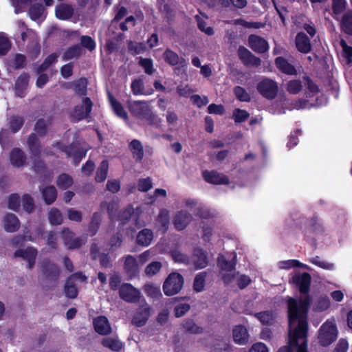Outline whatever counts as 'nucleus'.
I'll return each instance as SVG.
<instances>
[{
	"mask_svg": "<svg viewBox=\"0 0 352 352\" xmlns=\"http://www.w3.org/2000/svg\"><path fill=\"white\" fill-rule=\"evenodd\" d=\"M309 301L308 296L299 300L291 298L288 299L289 348H281L278 352H307V313Z\"/></svg>",
	"mask_w": 352,
	"mask_h": 352,
	"instance_id": "nucleus-1",
	"label": "nucleus"
},
{
	"mask_svg": "<svg viewBox=\"0 0 352 352\" xmlns=\"http://www.w3.org/2000/svg\"><path fill=\"white\" fill-rule=\"evenodd\" d=\"M236 255L232 252L226 256H220L218 258L217 266L219 273L225 284H230L234 280H236L240 289H244L251 283L250 278L245 274H240L235 271Z\"/></svg>",
	"mask_w": 352,
	"mask_h": 352,
	"instance_id": "nucleus-2",
	"label": "nucleus"
},
{
	"mask_svg": "<svg viewBox=\"0 0 352 352\" xmlns=\"http://www.w3.org/2000/svg\"><path fill=\"white\" fill-rule=\"evenodd\" d=\"M167 195L166 191L162 188H156L153 195H148L146 198V204L137 207L135 209L131 206H129L120 215L119 219L120 221L124 222L129 219H132L137 222L140 215L146 209L147 204H153L156 199L159 197H166Z\"/></svg>",
	"mask_w": 352,
	"mask_h": 352,
	"instance_id": "nucleus-3",
	"label": "nucleus"
},
{
	"mask_svg": "<svg viewBox=\"0 0 352 352\" xmlns=\"http://www.w3.org/2000/svg\"><path fill=\"white\" fill-rule=\"evenodd\" d=\"M129 109L133 116L142 120L151 122L152 120L155 118L149 102L133 101L129 103Z\"/></svg>",
	"mask_w": 352,
	"mask_h": 352,
	"instance_id": "nucleus-4",
	"label": "nucleus"
},
{
	"mask_svg": "<svg viewBox=\"0 0 352 352\" xmlns=\"http://www.w3.org/2000/svg\"><path fill=\"white\" fill-rule=\"evenodd\" d=\"M338 336V329L333 320H327L319 329L318 340L323 346L331 344Z\"/></svg>",
	"mask_w": 352,
	"mask_h": 352,
	"instance_id": "nucleus-5",
	"label": "nucleus"
},
{
	"mask_svg": "<svg viewBox=\"0 0 352 352\" xmlns=\"http://www.w3.org/2000/svg\"><path fill=\"white\" fill-rule=\"evenodd\" d=\"M184 278L181 274L177 272L170 273L166 278L163 290L166 296H173L177 294L182 288Z\"/></svg>",
	"mask_w": 352,
	"mask_h": 352,
	"instance_id": "nucleus-6",
	"label": "nucleus"
},
{
	"mask_svg": "<svg viewBox=\"0 0 352 352\" xmlns=\"http://www.w3.org/2000/svg\"><path fill=\"white\" fill-rule=\"evenodd\" d=\"M258 91L267 99L274 98L278 93L276 82L269 78H264L257 85Z\"/></svg>",
	"mask_w": 352,
	"mask_h": 352,
	"instance_id": "nucleus-7",
	"label": "nucleus"
},
{
	"mask_svg": "<svg viewBox=\"0 0 352 352\" xmlns=\"http://www.w3.org/2000/svg\"><path fill=\"white\" fill-rule=\"evenodd\" d=\"M92 102L89 98L82 100L80 104L76 105L72 112V117L75 120L86 118L91 111Z\"/></svg>",
	"mask_w": 352,
	"mask_h": 352,
	"instance_id": "nucleus-8",
	"label": "nucleus"
},
{
	"mask_svg": "<svg viewBox=\"0 0 352 352\" xmlns=\"http://www.w3.org/2000/svg\"><path fill=\"white\" fill-rule=\"evenodd\" d=\"M311 276L307 272L296 273L292 278L291 282L298 287L302 294H307L311 284Z\"/></svg>",
	"mask_w": 352,
	"mask_h": 352,
	"instance_id": "nucleus-9",
	"label": "nucleus"
},
{
	"mask_svg": "<svg viewBox=\"0 0 352 352\" xmlns=\"http://www.w3.org/2000/svg\"><path fill=\"white\" fill-rule=\"evenodd\" d=\"M87 277L82 273H76L72 275L67 280L65 286L66 296L71 298H74L77 296V289L74 285V281L84 282Z\"/></svg>",
	"mask_w": 352,
	"mask_h": 352,
	"instance_id": "nucleus-10",
	"label": "nucleus"
},
{
	"mask_svg": "<svg viewBox=\"0 0 352 352\" xmlns=\"http://www.w3.org/2000/svg\"><path fill=\"white\" fill-rule=\"evenodd\" d=\"M119 293L122 299L129 302H135L140 296V291L128 283L120 287Z\"/></svg>",
	"mask_w": 352,
	"mask_h": 352,
	"instance_id": "nucleus-11",
	"label": "nucleus"
},
{
	"mask_svg": "<svg viewBox=\"0 0 352 352\" xmlns=\"http://www.w3.org/2000/svg\"><path fill=\"white\" fill-rule=\"evenodd\" d=\"M56 147L57 150L65 152L67 157L72 156L75 164H78L86 155L87 153V149L77 148L76 145L64 148L62 145L58 144Z\"/></svg>",
	"mask_w": 352,
	"mask_h": 352,
	"instance_id": "nucleus-12",
	"label": "nucleus"
},
{
	"mask_svg": "<svg viewBox=\"0 0 352 352\" xmlns=\"http://www.w3.org/2000/svg\"><path fill=\"white\" fill-rule=\"evenodd\" d=\"M151 314V309L148 304L144 300L142 305L134 316L132 322L138 327L144 326Z\"/></svg>",
	"mask_w": 352,
	"mask_h": 352,
	"instance_id": "nucleus-13",
	"label": "nucleus"
},
{
	"mask_svg": "<svg viewBox=\"0 0 352 352\" xmlns=\"http://www.w3.org/2000/svg\"><path fill=\"white\" fill-rule=\"evenodd\" d=\"M238 56L242 62L248 66L258 67L261 65V60L244 47H239Z\"/></svg>",
	"mask_w": 352,
	"mask_h": 352,
	"instance_id": "nucleus-14",
	"label": "nucleus"
},
{
	"mask_svg": "<svg viewBox=\"0 0 352 352\" xmlns=\"http://www.w3.org/2000/svg\"><path fill=\"white\" fill-rule=\"evenodd\" d=\"M192 215L186 210L178 211L173 219V224L178 230H184L192 221Z\"/></svg>",
	"mask_w": 352,
	"mask_h": 352,
	"instance_id": "nucleus-15",
	"label": "nucleus"
},
{
	"mask_svg": "<svg viewBox=\"0 0 352 352\" xmlns=\"http://www.w3.org/2000/svg\"><path fill=\"white\" fill-rule=\"evenodd\" d=\"M248 42L251 49L257 53H263L269 48L267 42L258 36L250 35Z\"/></svg>",
	"mask_w": 352,
	"mask_h": 352,
	"instance_id": "nucleus-16",
	"label": "nucleus"
},
{
	"mask_svg": "<svg viewBox=\"0 0 352 352\" xmlns=\"http://www.w3.org/2000/svg\"><path fill=\"white\" fill-rule=\"evenodd\" d=\"M232 337L235 343L244 345L248 342L249 334L245 327L236 325L232 329Z\"/></svg>",
	"mask_w": 352,
	"mask_h": 352,
	"instance_id": "nucleus-17",
	"label": "nucleus"
},
{
	"mask_svg": "<svg viewBox=\"0 0 352 352\" xmlns=\"http://www.w3.org/2000/svg\"><path fill=\"white\" fill-rule=\"evenodd\" d=\"M62 237L65 245L69 249L78 248L85 242V240L81 238H75L72 239L74 237V233L68 229H64L63 230Z\"/></svg>",
	"mask_w": 352,
	"mask_h": 352,
	"instance_id": "nucleus-18",
	"label": "nucleus"
},
{
	"mask_svg": "<svg viewBox=\"0 0 352 352\" xmlns=\"http://www.w3.org/2000/svg\"><path fill=\"white\" fill-rule=\"evenodd\" d=\"M36 254V250L34 248L31 247L16 251L14 256L16 257H22L26 260L28 262V267L31 269L34 265Z\"/></svg>",
	"mask_w": 352,
	"mask_h": 352,
	"instance_id": "nucleus-19",
	"label": "nucleus"
},
{
	"mask_svg": "<svg viewBox=\"0 0 352 352\" xmlns=\"http://www.w3.org/2000/svg\"><path fill=\"white\" fill-rule=\"evenodd\" d=\"M94 329L97 333L101 335H107L111 333V327L107 318L104 316H100L94 320Z\"/></svg>",
	"mask_w": 352,
	"mask_h": 352,
	"instance_id": "nucleus-20",
	"label": "nucleus"
},
{
	"mask_svg": "<svg viewBox=\"0 0 352 352\" xmlns=\"http://www.w3.org/2000/svg\"><path fill=\"white\" fill-rule=\"evenodd\" d=\"M203 176L207 182L214 184H226L228 182L226 175L214 171H205L203 173Z\"/></svg>",
	"mask_w": 352,
	"mask_h": 352,
	"instance_id": "nucleus-21",
	"label": "nucleus"
},
{
	"mask_svg": "<svg viewBox=\"0 0 352 352\" xmlns=\"http://www.w3.org/2000/svg\"><path fill=\"white\" fill-rule=\"evenodd\" d=\"M296 45L298 50L302 53H308L310 52L311 45L309 38L302 32H300L296 37Z\"/></svg>",
	"mask_w": 352,
	"mask_h": 352,
	"instance_id": "nucleus-22",
	"label": "nucleus"
},
{
	"mask_svg": "<svg viewBox=\"0 0 352 352\" xmlns=\"http://www.w3.org/2000/svg\"><path fill=\"white\" fill-rule=\"evenodd\" d=\"M140 266L138 260L133 256L129 255L125 257L124 267L131 277L138 273Z\"/></svg>",
	"mask_w": 352,
	"mask_h": 352,
	"instance_id": "nucleus-23",
	"label": "nucleus"
},
{
	"mask_svg": "<svg viewBox=\"0 0 352 352\" xmlns=\"http://www.w3.org/2000/svg\"><path fill=\"white\" fill-rule=\"evenodd\" d=\"M3 227L7 232H15L19 228V221L14 214H7L4 217Z\"/></svg>",
	"mask_w": 352,
	"mask_h": 352,
	"instance_id": "nucleus-24",
	"label": "nucleus"
},
{
	"mask_svg": "<svg viewBox=\"0 0 352 352\" xmlns=\"http://www.w3.org/2000/svg\"><path fill=\"white\" fill-rule=\"evenodd\" d=\"M193 263L197 269H202L208 265V258L206 252L201 249L195 251L193 256Z\"/></svg>",
	"mask_w": 352,
	"mask_h": 352,
	"instance_id": "nucleus-25",
	"label": "nucleus"
},
{
	"mask_svg": "<svg viewBox=\"0 0 352 352\" xmlns=\"http://www.w3.org/2000/svg\"><path fill=\"white\" fill-rule=\"evenodd\" d=\"M278 267L281 270H290L294 267H300L306 270H310V267L298 260L290 259L287 261H281L278 263Z\"/></svg>",
	"mask_w": 352,
	"mask_h": 352,
	"instance_id": "nucleus-26",
	"label": "nucleus"
},
{
	"mask_svg": "<svg viewBox=\"0 0 352 352\" xmlns=\"http://www.w3.org/2000/svg\"><path fill=\"white\" fill-rule=\"evenodd\" d=\"M73 14V8L67 4H60L56 8V16L61 20H67Z\"/></svg>",
	"mask_w": 352,
	"mask_h": 352,
	"instance_id": "nucleus-27",
	"label": "nucleus"
},
{
	"mask_svg": "<svg viewBox=\"0 0 352 352\" xmlns=\"http://www.w3.org/2000/svg\"><path fill=\"white\" fill-rule=\"evenodd\" d=\"M153 239V232L149 229H143L137 236V242L142 246H148Z\"/></svg>",
	"mask_w": 352,
	"mask_h": 352,
	"instance_id": "nucleus-28",
	"label": "nucleus"
},
{
	"mask_svg": "<svg viewBox=\"0 0 352 352\" xmlns=\"http://www.w3.org/2000/svg\"><path fill=\"white\" fill-rule=\"evenodd\" d=\"M131 89L134 95H151L153 91L152 89L146 90L144 87V82L142 79L134 80L131 83Z\"/></svg>",
	"mask_w": 352,
	"mask_h": 352,
	"instance_id": "nucleus-29",
	"label": "nucleus"
},
{
	"mask_svg": "<svg viewBox=\"0 0 352 352\" xmlns=\"http://www.w3.org/2000/svg\"><path fill=\"white\" fill-rule=\"evenodd\" d=\"M10 162L16 167L22 166L25 164V159L23 153L19 148H14L10 153Z\"/></svg>",
	"mask_w": 352,
	"mask_h": 352,
	"instance_id": "nucleus-30",
	"label": "nucleus"
},
{
	"mask_svg": "<svg viewBox=\"0 0 352 352\" xmlns=\"http://www.w3.org/2000/svg\"><path fill=\"white\" fill-rule=\"evenodd\" d=\"M276 65L282 72L286 74L292 75L296 74L294 67L282 57H278L276 59Z\"/></svg>",
	"mask_w": 352,
	"mask_h": 352,
	"instance_id": "nucleus-31",
	"label": "nucleus"
},
{
	"mask_svg": "<svg viewBox=\"0 0 352 352\" xmlns=\"http://www.w3.org/2000/svg\"><path fill=\"white\" fill-rule=\"evenodd\" d=\"M109 102L115 113L120 118L126 120L128 119L127 113L124 110L121 104L118 102L111 95H109Z\"/></svg>",
	"mask_w": 352,
	"mask_h": 352,
	"instance_id": "nucleus-32",
	"label": "nucleus"
},
{
	"mask_svg": "<svg viewBox=\"0 0 352 352\" xmlns=\"http://www.w3.org/2000/svg\"><path fill=\"white\" fill-rule=\"evenodd\" d=\"M102 344L113 351H120L124 344L117 338H106L102 341Z\"/></svg>",
	"mask_w": 352,
	"mask_h": 352,
	"instance_id": "nucleus-33",
	"label": "nucleus"
},
{
	"mask_svg": "<svg viewBox=\"0 0 352 352\" xmlns=\"http://www.w3.org/2000/svg\"><path fill=\"white\" fill-rule=\"evenodd\" d=\"M159 229L164 232L169 224V211L166 209H162L157 217Z\"/></svg>",
	"mask_w": 352,
	"mask_h": 352,
	"instance_id": "nucleus-34",
	"label": "nucleus"
},
{
	"mask_svg": "<svg viewBox=\"0 0 352 352\" xmlns=\"http://www.w3.org/2000/svg\"><path fill=\"white\" fill-rule=\"evenodd\" d=\"M29 76L28 74H21L16 80L15 87L17 96L22 97L23 90L26 88L28 84Z\"/></svg>",
	"mask_w": 352,
	"mask_h": 352,
	"instance_id": "nucleus-35",
	"label": "nucleus"
},
{
	"mask_svg": "<svg viewBox=\"0 0 352 352\" xmlns=\"http://www.w3.org/2000/svg\"><path fill=\"white\" fill-rule=\"evenodd\" d=\"M341 28L347 34L352 35V12H346L342 17Z\"/></svg>",
	"mask_w": 352,
	"mask_h": 352,
	"instance_id": "nucleus-36",
	"label": "nucleus"
},
{
	"mask_svg": "<svg viewBox=\"0 0 352 352\" xmlns=\"http://www.w3.org/2000/svg\"><path fill=\"white\" fill-rule=\"evenodd\" d=\"M108 169H109L108 162L107 160H103L101 162L99 168H98V170L96 171V175L95 179L97 182H102L106 179L107 176Z\"/></svg>",
	"mask_w": 352,
	"mask_h": 352,
	"instance_id": "nucleus-37",
	"label": "nucleus"
},
{
	"mask_svg": "<svg viewBox=\"0 0 352 352\" xmlns=\"http://www.w3.org/2000/svg\"><path fill=\"white\" fill-rule=\"evenodd\" d=\"M130 148L133 153V157L138 160H141L144 156L143 147L141 143L136 140H133L130 144Z\"/></svg>",
	"mask_w": 352,
	"mask_h": 352,
	"instance_id": "nucleus-38",
	"label": "nucleus"
},
{
	"mask_svg": "<svg viewBox=\"0 0 352 352\" xmlns=\"http://www.w3.org/2000/svg\"><path fill=\"white\" fill-rule=\"evenodd\" d=\"M56 190L54 186H49L43 190V197L46 204H51L56 199Z\"/></svg>",
	"mask_w": 352,
	"mask_h": 352,
	"instance_id": "nucleus-39",
	"label": "nucleus"
},
{
	"mask_svg": "<svg viewBox=\"0 0 352 352\" xmlns=\"http://www.w3.org/2000/svg\"><path fill=\"white\" fill-rule=\"evenodd\" d=\"M309 261L311 263H312L320 268H322L324 270H333L335 268L334 264L327 262V261L321 259L319 256L311 257L309 259Z\"/></svg>",
	"mask_w": 352,
	"mask_h": 352,
	"instance_id": "nucleus-40",
	"label": "nucleus"
},
{
	"mask_svg": "<svg viewBox=\"0 0 352 352\" xmlns=\"http://www.w3.org/2000/svg\"><path fill=\"white\" fill-rule=\"evenodd\" d=\"M28 144L32 155L36 157L40 153V146L35 134H31L28 139Z\"/></svg>",
	"mask_w": 352,
	"mask_h": 352,
	"instance_id": "nucleus-41",
	"label": "nucleus"
},
{
	"mask_svg": "<svg viewBox=\"0 0 352 352\" xmlns=\"http://www.w3.org/2000/svg\"><path fill=\"white\" fill-rule=\"evenodd\" d=\"M144 292L153 298H158L162 296V293L159 286L153 284H146L144 285Z\"/></svg>",
	"mask_w": 352,
	"mask_h": 352,
	"instance_id": "nucleus-42",
	"label": "nucleus"
},
{
	"mask_svg": "<svg viewBox=\"0 0 352 352\" xmlns=\"http://www.w3.org/2000/svg\"><path fill=\"white\" fill-rule=\"evenodd\" d=\"M257 319L263 324H271L275 319L274 315L270 311H263L255 314Z\"/></svg>",
	"mask_w": 352,
	"mask_h": 352,
	"instance_id": "nucleus-43",
	"label": "nucleus"
},
{
	"mask_svg": "<svg viewBox=\"0 0 352 352\" xmlns=\"http://www.w3.org/2000/svg\"><path fill=\"white\" fill-rule=\"evenodd\" d=\"M82 50L80 46L75 45L69 48L63 54V58L64 60H70L72 58H78L81 54Z\"/></svg>",
	"mask_w": 352,
	"mask_h": 352,
	"instance_id": "nucleus-44",
	"label": "nucleus"
},
{
	"mask_svg": "<svg viewBox=\"0 0 352 352\" xmlns=\"http://www.w3.org/2000/svg\"><path fill=\"white\" fill-rule=\"evenodd\" d=\"M56 184L60 188L66 189L73 184V179L68 175L62 174L58 177Z\"/></svg>",
	"mask_w": 352,
	"mask_h": 352,
	"instance_id": "nucleus-45",
	"label": "nucleus"
},
{
	"mask_svg": "<svg viewBox=\"0 0 352 352\" xmlns=\"http://www.w3.org/2000/svg\"><path fill=\"white\" fill-rule=\"evenodd\" d=\"M48 219L51 224L59 225L63 222V217L56 208H52L48 214Z\"/></svg>",
	"mask_w": 352,
	"mask_h": 352,
	"instance_id": "nucleus-46",
	"label": "nucleus"
},
{
	"mask_svg": "<svg viewBox=\"0 0 352 352\" xmlns=\"http://www.w3.org/2000/svg\"><path fill=\"white\" fill-rule=\"evenodd\" d=\"M302 83L299 80H292L286 85L287 91L291 94H297L302 89Z\"/></svg>",
	"mask_w": 352,
	"mask_h": 352,
	"instance_id": "nucleus-47",
	"label": "nucleus"
},
{
	"mask_svg": "<svg viewBox=\"0 0 352 352\" xmlns=\"http://www.w3.org/2000/svg\"><path fill=\"white\" fill-rule=\"evenodd\" d=\"M161 268L162 263L158 261H154L151 263L146 267L144 272L147 276L151 277L157 274V273L160 272Z\"/></svg>",
	"mask_w": 352,
	"mask_h": 352,
	"instance_id": "nucleus-48",
	"label": "nucleus"
},
{
	"mask_svg": "<svg viewBox=\"0 0 352 352\" xmlns=\"http://www.w3.org/2000/svg\"><path fill=\"white\" fill-rule=\"evenodd\" d=\"M205 278L206 274L204 272H201L195 276L193 287L196 292H199L204 289L205 285Z\"/></svg>",
	"mask_w": 352,
	"mask_h": 352,
	"instance_id": "nucleus-49",
	"label": "nucleus"
},
{
	"mask_svg": "<svg viewBox=\"0 0 352 352\" xmlns=\"http://www.w3.org/2000/svg\"><path fill=\"white\" fill-rule=\"evenodd\" d=\"M44 13V9L41 5H35L31 7L30 9V16L32 20H39L43 17Z\"/></svg>",
	"mask_w": 352,
	"mask_h": 352,
	"instance_id": "nucleus-50",
	"label": "nucleus"
},
{
	"mask_svg": "<svg viewBox=\"0 0 352 352\" xmlns=\"http://www.w3.org/2000/svg\"><path fill=\"white\" fill-rule=\"evenodd\" d=\"M164 58L165 61L171 65H176L179 62V58L178 55L170 50H166L165 51L164 53Z\"/></svg>",
	"mask_w": 352,
	"mask_h": 352,
	"instance_id": "nucleus-51",
	"label": "nucleus"
},
{
	"mask_svg": "<svg viewBox=\"0 0 352 352\" xmlns=\"http://www.w3.org/2000/svg\"><path fill=\"white\" fill-rule=\"evenodd\" d=\"M10 42L6 34L0 32V55L6 54L10 48Z\"/></svg>",
	"mask_w": 352,
	"mask_h": 352,
	"instance_id": "nucleus-52",
	"label": "nucleus"
},
{
	"mask_svg": "<svg viewBox=\"0 0 352 352\" xmlns=\"http://www.w3.org/2000/svg\"><path fill=\"white\" fill-rule=\"evenodd\" d=\"M41 271L47 276L55 275L58 273V269L56 265L50 263H45L41 267Z\"/></svg>",
	"mask_w": 352,
	"mask_h": 352,
	"instance_id": "nucleus-53",
	"label": "nucleus"
},
{
	"mask_svg": "<svg viewBox=\"0 0 352 352\" xmlns=\"http://www.w3.org/2000/svg\"><path fill=\"white\" fill-rule=\"evenodd\" d=\"M236 97L241 101L249 102L250 96L245 89L241 87H236L234 89Z\"/></svg>",
	"mask_w": 352,
	"mask_h": 352,
	"instance_id": "nucleus-54",
	"label": "nucleus"
},
{
	"mask_svg": "<svg viewBox=\"0 0 352 352\" xmlns=\"http://www.w3.org/2000/svg\"><path fill=\"white\" fill-rule=\"evenodd\" d=\"M197 25L199 29L204 32L207 35H212L214 34V30L212 27L208 26L206 20L197 17Z\"/></svg>",
	"mask_w": 352,
	"mask_h": 352,
	"instance_id": "nucleus-55",
	"label": "nucleus"
},
{
	"mask_svg": "<svg viewBox=\"0 0 352 352\" xmlns=\"http://www.w3.org/2000/svg\"><path fill=\"white\" fill-rule=\"evenodd\" d=\"M140 65L144 68L145 73L152 74L155 69H153V60L151 58H141L139 61Z\"/></svg>",
	"mask_w": 352,
	"mask_h": 352,
	"instance_id": "nucleus-56",
	"label": "nucleus"
},
{
	"mask_svg": "<svg viewBox=\"0 0 352 352\" xmlns=\"http://www.w3.org/2000/svg\"><path fill=\"white\" fill-rule=\"evenodd\" d=\"M153 187V183L150 178H143L138 180V188L140 191L146 192Z\"/></svg>",
	"mask_w": 352,
	"mask_h": 352,
	"instance_id": "nucleus-57",
	"label": "nucleus"
},
{
	"mask_svg": "<svg viewBox=\"0 0 352 352\" xmlns=\"http://www.w3.org/2000/svg\"><path fill=\"white\" fill-rule=\"evenodd\" d=\"M346 0H333L332 8L334 14H339L346 8Z\"/></svg>",
	"mask_w": 352,
	"mask_h": 352,
	"instance_id": "nucleus-58",
	"label": "nucleus"
},
{
	"mask_svg": "<svg viewBox=\"0 0 352 352\" xmlns=\"http://www.w3.org/2000/svg\"><path fill=\"white\" fill-rule=\"evenodd\" d=\"M20 206V198L18 195L13 194L9 197L8 207L12 210H17Z\"/></svg>",
	"mask_w": 352,
	"mask_h": 352,
	"instance_id": "nucleus-59",
	"label": "nucleus"
},
{
	"mask_svg": "<svg viewBox=\"0 0 352 352\" xmlns=\"http://www.w3.org/2000/svg\"><path fill=\"white\" fill-rule=\"evenodd\" d=\"M81 45L88 49L89 51H93L96 48L95 41L89 36H82L80 38Z\"/></svg>",
	"mask_w": 352,
	"mask_h": 352,
	"instance_id": "nucleus-60",
	"label": "nucleus"
},
{
	"mask_svg": "<svg viewBox=\"0 0 352 352\" xmlns=\"http://www.w3.org/2000/svg\"><path fill=\"white\" fill-rule=\"evenodd\" d=\"M233 117L235 122H241L249 117V113L245 110L236 109L234 111Z\"/></svg>",
	"mask_w": 352,
	"mask_h": 352,
	"instance_id": "nucleus-61",
	"label": "nucleus"
},
{
	"mask_svg": "<svg viewBox=\"0 0 352 352\" xmlns=\"http://www.w3.org/2000/svg\"><path fill=\"white\" fill-rule=\"evenodd\" d=\"M184 329L192 333H199L201 332V329L195 324L192 320H186L184 322Z\"/></svg>",
	"mask_w": 352,
	"mask_h": 352,
	"instance_id": "nucleus-62",
	"label": "nucleus"
},
{
	"mask_svg": "<svg viewBox=\"0 0 352 352\" xmlns=\"http://www.w3.org/2000/svg\"><path fill=\"white\" fill-rule=\"evenodd\" d=\"M23 120L20 117L14 116L10 118V126L14 133L16 132L23 124Z\"/></svg>",
	"mask_w": 352,
	"mask_h": 352,
	"instance_id": "nucleus-63",
	"label": "nucleus"
},
{
	"mask_svg": "<svg viewBox=\"0 0 352 352\" xmlns=\"http://www.w3.org/2000/svg\"><path fill=\"white\" fill-rule=\"evenodd\" d=\"M248 352H269L267 346L262 342L254 344L249 349Z\"/></svg>",
	"mask_w": 352,
	"mask_h": 352,
	"instance_id": "nucleus-64",
	"label": "nucleus"
}]
</instances>
